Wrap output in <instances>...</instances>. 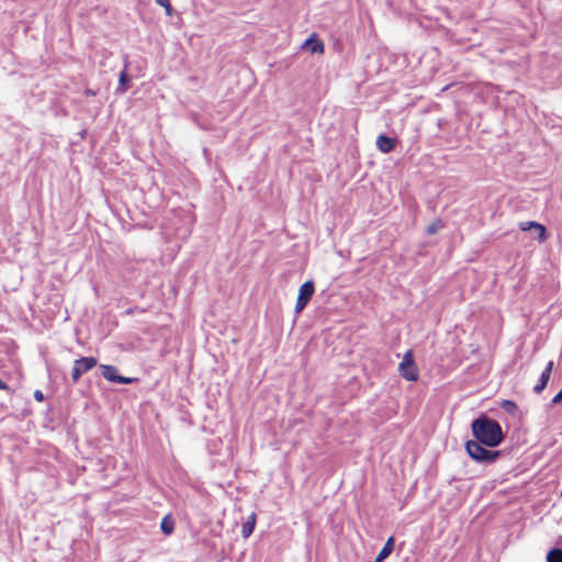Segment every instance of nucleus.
Returning a JSON list of instances; mask_svg holds the SVG:
<instances>
[{"label":"nucleus","mask_w":562,"mask_h":562,"mask_svg":"<svg viewBox=\"0 0 562 562\" xmlns=\"http://www.w3.org/2000/svg\"><path fill=\"white\" fill-rule=\"evenodd\" d=\"M35 401L43 402L44 401V393L41 390H36L33 394Z\"/></svg>","instance_id":"nucleus-21"},{"label":"nucleus","mask_w":562,"mask_h":562,"mask_svg":"<svg viewBox=\"0 0 562 562\" xmlns=\"http://www.w3.org/2000/svg\"><path fill=\"white\" fill-rule=\"evenodd\" d=\"M98 364V360L94 357H80L74 361L71 371V378L74 382H77L80 376Z\"/></svg>","instance_id":"nucleus-4"},{"label":"nucleus","mask_w":562,"mask_h":562,"mask_svg":"<svg viewBox=\"0 0 562 562\" xmlns=\"http://www.w3.org/2000/svg\"><path fill=\"white\" fill-rule=\"evenodd\" d=\"M502 408H504L508 414H515L517 411V405L510 400H505L502 403Z\"/></svg>","instance_id":"nucleus-16"},{"label":"nucleus","mask_w":562,"mask_h":562,"mask_svg":"<svg viewBox=\"0 0 562 562\" xmlns=\"http://www.w3.org/2000/svg\"><path fill=\"white\" fill-rule=\"evenodd\" d=\"M376 147L383 154H389L395 147V139L385 134H381L376 138Z\"/></svg>","instance_id":"nucleus-9"},{"label":"nucleus","mask_w":562,"mask_h":562,"mask_svg":"<svg viewBox=\"0 0 562 562\" xmlns=\"http://www.w3.org/2000/svg\"><path fill=\"white\" fill-rule=\"evenodd\" d=\"M101 373L102 376L109 382L119 383V384H132L137 381L135 378L123 376L119 374V370L115 366L112 364H101Z\"/></svg>","instance_id":"nucleus-5"},{"label":"nucleus","mask_w":562,"mask_h":562,"mask_svg":"<svg viewBox=\"0 0 562 562\" xmlns=\"http://www.w3.org/2000/svg\"><path fill=\"white\" fill-rule=\"evenodd\" d=\"M302 49L308 50L312 54L324 53V43L318 38L316 33H312L302 44Z\"/></svg>","instance_id":"nucleus-6"},{"label":"nucleus","mask_w":562,"mask_h":562,"mask_svg":"<svg viewBox=\"0 0 562 562\" xmlns=\"http://www.w3.org/2000/svg\"><path fill=\"white\" fill-rule=\"evenodd\" d=\"M553 366H554L553 361H549L547 363L544 370L540 374L538 383L533 386V392L536 394H540L546 389V386L550 380V375H551Z\"/></svg>","instance_id":"nucleus-8"},{"label":"nucleus","mask_w":562,"mask_h":562,"mask_svg":"<svg viewBox=\"0 0 562 562\" xmlns=\"http://www.w3.org/2000/svg\"><path fill=\"white\" fill-rule=\"evenodd\" d=\"M440 227H442V223L441 221H437L427 227V233L429 235L436 234Z\"/></svg>","instance_id":"nucleus-18"},{"label":"nucleus","mask_w":562,"mask_h":562,"mask_svg":"<svg viewBox=\"0 0 562 562\" xmlns=\"http://www.w3.org/2000/svg\"><path fill=\"white\" fill-rule=\"evenodd\" d=\"M562 402V389L553 396L551 403L553 405L560 404Z\"/></svg>","instance_id":"nucleus-20"},{"label":"nucleus","mask_w":562,"mask_h":562,"mask_svg":"<svg viewBox=\"0 0 562 562\" xmlns=\"http://www.w3.org/2000/svg\"><path fill=\"white\" fill-rule=\"evenodd\" d=\"M127 66H128L127 56H125V58H124V69L120 72V78H119L117 90L120 92H125L126 91V85L130 81V78H128V75H127Z\"/></svg>","instance_id":"nucleus-12"},{"label":"nucleus","mask_w":562,"mask_h":562,"mask_svg":"<svg viewBox=\"0 0 562 562\" xmlns=\"http://www.w3.org/2000/svg\"><path fill=\"white\" fill-rule=\"evenodd\" d=\"M547 562H562V549L552 548L547 553Z\"/></svg>","instance_id":"nucleus-15"},{"label":"nucleus","mask_w":562,"mask_h":562,"mask_svg":"<svg viewBox=\"0 0 562 562\" xmlns=\"http://www.w3.org/2000/svg\"><path fill=\"white\" fill-rule=\"evenodd\" d=\"M255 525H256V514L252 513L248 517L247 521H245L241 526V536L244 538H248L254 532Z\"/></svg>","instance_id":"nucleus-13"},{"label":"nucleus","mask_w":562,"mask_h":562,"mask_svg":"<svg viewBox=\"0 0 562 562\" xmlns=\"http://www.w3.org/2000/svg\"><path fill=\"white\" fill-rule=\"evenodd\" d=\"M0 390L11 391L10 386L1 379H0Z\"/></svg>","instance_id":"nucleus-22"},{"label":"nucleus","mask_w":562,"mask_h":562,"mask_svg":"<svg viewBox=\"0 0 562 562\" xmlns=\"http://www.w3.org/2000/svg\"><path fill=\"white\" fill-rule=\"evenodd\" d=\"M398 372L403 379L409 382L417 381L418 369L415 364L412 350H408L398 366Z\"/></svg>","instance_id":"nucleus-3"},{"label":"nucleus","mask_w":562,"mask_h":562,"mask_svg":"<svg viewBox=\"0 0 562 562\" xmlns=\"http://www.w3.org/2000/svg\"><path fill=\"white\" fill-rule=\"evenodd\" d=\"M155 2L165 9L167 15H172V7L170 0H155Z\"/></svg>","instance_id":"nucleus-17"},{"label":"nucleus","mask_w":562,"mask_h":562,"mask_svg":"<svg viewBox=\"0 0 562 562\" xmlns=\"http://www.w3.org/2000/svg\"><path fill=\"white\" fill-rule=\"evenodd\" d=\"M519 228L522 232H527L530 229L537 231V233H538L537 239L540 243H542L547 239V229L542 224H540L538 222H535V221L521 222V223H519Z\"/></svg>","instance_id":"nucleus-7"},{"label":"nucleus","mask_w":562,"mask_h":562,"mask_svg":"<svg viewBox=\"0 0 562 562\" xmlns=\"http://www.w3.org/2000/svg\"><path fill=\"white\" fill-rule=\"evenodd\" d=\"M160 530L164 535L169 536L175 530V521L171 515H166L160 522Z\"/></svg>","instance_id":"nucleus-14"},{"label":"nucleus","mask_w":562,"mask_h":562,"mask_svg":"<svg viewBox=\"0 0 562 562\" xmlns=\"http://www.w3.org/2000/svg\"><path fill=\"white\" fill-rule=\"evenodd\" d=\"M308 304V301H305V300H302V299H296V303H295V313L299 314L301 313L305 306Z\"/></svg>","instance_id":"nucleus-19"},{"label":"nucleus","mask_w":562,"mask_h":562,"mask_svg":"<svg viewBox=\"0 0 562 562\" xmlns=\"http://www.w3.org/2000/svg\"><path fill=\"white\" fill-rule=\"evenodd\" d=\"M465 451L472 460L482 464H491L502 454L499 450H493V448L485 447L484 443L474 440L465 442Z\"/></svg>","instance_id":"nucleus-2"},{"label":"nucleus","mask_w":562,"mask_h":562,"mask_svg":"<svg viewBox=\"0 0 562 562\" xmlns=\"http://www.w3.org/2000/svg\"><path fill=\"white\" fill-rule=\"evenodd\" d=\"M394 537H390L374 559V562H383L394 550Z\"/></svg>","instance_id":"nucleus-11"},{"label":"nucleus","mask_w":562,"mask_h":562,"mask_svg":"<svg viewBox=\"0 0 562 562\" xmlns=\"http://www.w3.org/2000/svg\"><path fill=\"white\" fill-rule=\"evenodd\" d=\"M471 431L474 441L484 443L488 448L498 447L505 438L501 424L485 414L472 420Z\"/></svg>","instance_id":"nucleus-1"},{"label":"nucleus","mask_w":562,"mask_h":562,"mask_svg":"<svg viewBox=\"0 0 562 562\" xmlns=\"http://www.w3.org/2000/svg\"><path fill=\"white\" fill-rule=\"evenodd\" d=\"M314 292V282L312 280H307L300 286L297 297L310 302Z\"/></svg>","instance_id":"nucleus-10"},{"label":"nucleus","mask_w":562,"mask_h":562,"mask_svg":"<svg viewBox=\"0 0 562 562\" xmlns=\"http://www.w3.org/2000/svg\"><path fill=\"white\" fill-rule=\"evenodd\" d=\"M126 313H127V314H132V313H133V310H132V308H128V310L126 311Z\"/></svg>","instance_id":"nucleus-23"}]
</instances>
